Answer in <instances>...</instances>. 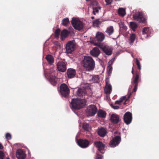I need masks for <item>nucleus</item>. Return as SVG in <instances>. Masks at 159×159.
<instances>
[{
    "instance_id": "f257e3e1",
    "label": "nucleus",
    "mask_w": 159,
    "mask_h": 159,
    "mask_svg": "<svg viewBox=\"0 0 159 159\" xmlns=\"http://www.w3.org/2000/svg\"><path fill=\"white\" fill-rule=\"evenodd\" d=\"M136 64L137 66L139 71L136 70L134 72V64H133V66L132 69L131 73L133 74V77L132 79L131 84L134 85V88L133 89V92H136L137 90L140 74V70L141 69L140 63L138 58L136 59Z\"/></svg>"
},
{
    "instance_id": "f03ea898",
    "label": "nucleus",
    "mask_w": 159,
    "mask_h": 159,
    "mask_svg": "<svg viewBox=\"0 0 159 159\" xmlns=\"http://www.w3.org/2000/svg\"><path fill=\"white\" fill-rule=\"evenodd\" d=\"M82 64L83 66L88 71L93 70L95 67V62L92 58L90 56H84Z\"/></svg>"
},
{
    "instance_id": "7ed1b4c3",
    "label": "nucleus",
    "mask_w": 159,
    "mask_h": 159,
    "mask_svg": "<svg viewBox=\"0 0 159 159\" xmlns=\"http://www.w3.org/2000/svg\"><path fill=\"white\" fill-rule=\"evenodd\" d=\"M86 104L85 100L80 98H72L70 103V107L72 109L78 110L83 107Z\"/></svg>"
},
{
    "instance_id": "20e7f679",
    "label": "nucleus",
    "mask_w": 159,
    "mask_h": 159,
    "mask_svg": "<svg viewBox=\"0 0 159 159\" xmlns=\"http://www.w3.org/2000/svg\"><path fill=\"white\" fill-rule=\"evenodd\" d=\"M60 93L62 97L66 98L68 97L70 90L67 85L64 83L61 84L60 87Z\"/></svg>"
},
{
    "instance_id": "39448f33",
    "label": "nucleus",
    "mask_w": 159,
    "mask_h": 159,
    "mask_svg": "<svg viewBox=\"0 0 159 159\" xmlns=\"http://www.w3.org/2000/svg\"><path fill=\"white\" fill-rule=\"evenodd\" d=\"M71 23L73 27L76 30L80 31L83 28V23L78 19L72 18Z\"/></svg>"
},
{
    "instance_id": "423d86ee",
    "label": "nucleus",
    "mask_w": 159,
    "mask_h": 159,
    "mask_svg": "<svg viewBox=\"0 0 159 159\" xmlns=\"http://www.w3.org/2000/svg\"><path fill=\"white\" fill-rule=\"evenodd\" d=\"M76 43L74 40L68 41L66 45V52L68 54L71 53L75 50Z\"/></svg>"
},
{
    "instance_id": "0eeeda50",
    "label": "nucleus",
    "mask_w": 159,
    "mask_h": 159,
    "mask_svg": "<svg viewBox=\"0 0 159 159\" xmlns=\"http://www.w3.org/2000/svg\"><path fill=\"white\" fill-rule=\"evenodd\" d=\"M115 134H117L119 135L115 137L110 142V146L111 147H115L118 145L121 141V136L120 135V133L116 131L115 132Z\"/></svg>"
},
{
    "instance_id": "6e6552de",
    "label": "nucleus",
    "mask_w": 159,
    "mask_h": 159,
    "mask_svg": "<svg viewBox=\"0 0 159 159\" xmlns=\"http://www.w3.org/2000/svg\"><path fill=\"white\" fill-rule=\"evenodd\" d=\"M133 18L134 20L138 21L139 23L146 24L147 23L146 19L143 17L142 12L138 11L133 15Z\"/></svg>"
},
{
    "instance_id": "1a4fd4ad",
    "label": "nucleus",
    "mask_w": 159,
    "mask_h": 159,
    "mask_svg": "<svg viewBox=\"0 0 159 159\" xmlns=\"http://www.w3.org/2000/svg\"><path fill=\"white\" fill-rule=\"evenodd\" d=\"M96 45L99 46L103 52L108 55H111L112 53V48L108 46H103L100 43H95Z\"/></svg>"
},
{
    "instance_id": "9d476101",
    "label": "nucleus",
    "mask_w": 159,
    "mask_h": 159,
    "mask_svg": "<svg viewBox=\"0 0 159 159\" xmlns=\"http://www.w3.org/2000/svg\"><path fill=\"white\" fill-rule=\"evenodd\" d=\"M94 144L101 153L103 154L104 153V144L100 141H96L94 142Z\"/></svg>"
},
{
    "instance_id": "9b49d317",
    "label": "nucleus",
    "mask_w": 159,
    "mask_h": 159,
    "mask_svg": "<svg viewBox=\"0 0 159 159\" xmlns=\"http://www.w3.org/2000/svg\"><path fill=\"white\" fill-rule=\"evenodd\" d=\"M87 110L89 116H92L96 114L98 109L95 105H91L88 107Z\"/></svg>"
},
{
    "instance_id": "f8f14e48",
    "label": "nucleus",
    "mask_w": 159,
    "mask_h": 159,
    "mask_svg": "<svg viewBox=\"0 0 159 159\" xmlns=\"http://www.w3.org/2000/svg\"><path fill=\"white\" fill-rule=\"evenodd\" d=\"M123 119L124 122L126 124H130L132 120V114L130 112H126L124 116Z\"/></svg>"
},
{
    "instance_id": "ddd939ff",
    "label": "nucleus",
    "mask_w": 159,
    "mask_h": 159,
    "mask_svg": "<svg viewBox=\"0 0 159 159\" xmlns=\"http://www.w3.org/2000/svg\"><path fill=\"white\" fill-rule=\"evenodd\" d=\"M57 68L60 71L64 72L66 69V62L63 61L58 62L57 64Z\"/></svg>"
},
{
    "instance_id": "4468645a",
    "label": "nucleus",
    "mask_w": 159,
    "mask_h": 159,
    "mask_svg": "<svg viewBox=\"0 0 159 159\" xmlns=\"http://www.w3.org/2000/svg\"><path fill=\"white\" fill-rule=\"evenodd\" d=\"M78 145L82 148H85L87 147L89 144V141L87 139H80L77 140Z\"/></svg>"
},
{
    "instance_id": "2eb2a0df",
    "label": "nucleus",
    "mask_w": 159,
    "mask_h": 159,
    "mask_svg": "<svg viewBox=\"0 0 159 159\" xmlns=\"http://www.w3.org/2000/svg\"><path fill=\"white\" fill-rule=\"evenodd\" d=\"M16 156L18 159H25L26 157V154L22 149H20L17 151Z\"/></svg>"
},
{
    "instance_id": "dca6fc26",
    "label": "nucleus",
    "mask_w": 159,
    "mask_h": 159,
    "mask_svg": "<svg viewBox=\"0 0 159 159\" xmlns=\"http://www.w3.org/2000/svg\"><path fill=\"white\" fill-rule=\"evenodd\" d=\"M110 120L112 123L117 124L120 120V118L118 115L116 114H113L111 116Z\"/></svg>"
},
{
    "instance_id": "f3484780",
    "label": "nucleus",
    "mask_w": 159,
    "mask_h": 159,
    "mask_svg": "<svg viewBox=\"0 0 159 159\" xmlns=\"http://www.w3.org/2000/svg\"><path fill=\"white\" fill-rule=\"evenodd\" d=\"M76 71L75 69L72 68L68 69L67 71V75L69 78H73L75 75Z\"/></svg>"
},
{
    "instance_id": "a211bd4d",
    "label": "nucleus",
    "mask_w": 159,
    "mask_h": 159,
    "mask_svg": "<svg viewBox=\"0 0 159 159\" xmlns=\"http://www.w3.org/2000/svg\"><path fill=\"white\" fill-rule=\"evenodd\" d=\"M131 94V93H130L129 95H128L127 97L123 96L121 98L120 100H117L115 102V104H120L124 100H125V102L124 103V104H126V102L128 101L129 99L130 98V96Z\"/></svg>"
},
{
    "instance_id": "6ab92c4d",
    "label": "nucleus",
    "mask_w": 159,
    "mask_h": 159,
    "mask_svg": "<svg viewBox=\"0 0 159 159\" xmlns=\"http://www.w3.org/2000/svg\"><path fill=\"white\" fill-rule=\"evenodd\" d=\"M100 53L99 49L97 47L94 48L92 50L90 51V54L93 57H98Z\"/></svg>"
},
{
    "instance_id": "aec40b11",
    "label": "nucleus",
    "mask_w": 159,
    "mask_h": 159,
    "mask_svg": "<svg viewBox=\"0 0 159 159\" xmlns=\"http://www.w3.org/2000/svg\"><path fill=\"white\" fill-rule=\"evenodd\" d=\"M86 93L87 92L85 89L83 88H78L76 92L77 95L80 97H83Z\"/></svg>"
},
{
    "instance_id": "412c9836",
    "label": "nucleus",
    "mask_w": 159,
    "mask_h": 159,
    "mask_svg": "<svg viewBox=\"0 0 159 159\" xmlns=\"http://www.w3.org/2000/svg\"><path fill=\"white\" fill-rule=\"evenodd\" d=\"M105 38V35L102 33L98 32L96 34L95 39L99 42L102 41Z\"/></svg>"
},
{
    "instance_id": "4be33fe9",
    "label": "nucleus",
    "mask_w": 159,
    "mask_h": 159,
    "mask_svg": "<svg viewBox=\"0 0 159 159\" xmlns=\"http://www.w3.org/2000/svg\"><path fill=\"white\" fill-rule=\"evenodd\" d=\"M58 79L55 76L52 75H51L49 76V81L51 84L53 86L56 85L57 83Z\"/></svg>"
},
{
    "instance_id": "5701e85b",
    "label": "nucleus",
    "mask_w": 159,
    "mask_h": 159,
    "mask_svg": "<svg viewBox=\"0 0 159 159\" xmlns=\"http://www.w3.org/2000/svg\"><path fill=\"white\" fill-rule=\"evenodd\" d=\"M106 87L104 89L105 93L107 94H109L112 91V87L111 85L107 82V80H106Z\"/></svg>"
},
{
    "instance_id": "b1692460",
    "label": "nucleus",
    "mask_w": 159,
    "mask_h": 159,
    "mask_svg": "<svg viewBox=\"0 0 159 159\" xmlns=\"http://www.w3.org/2000/svg\"><path fill=\"white\" fill-rule=\"evenodd\" d=\"M107 132L105 129L102 127L99 129L98 132V134L101 137H104L105 136Z\"/></svg>"
},
{
    "instance_id": "393cba45",
    "label": "nucleus",
    "mask_w": 159,
    "mask_h": 159,
    "mask_svg": "<svg viewBox=\"0 0 159 159\" xmlns=\"http://www.w3.org/2000/svg\"><path fill=\"white\" fill-rule=\"evenodd\" d=\"M69 33L70 32L67 30L65 29L61 31V38L63 39L66 38Z\"/></svg>"
},
{
    "instance_id": "a878e982",
    "label": "nucleus",
    "mask_w": 159,
    "mask_h": 159,
    "mask_svg": "<svg viewBox=\"0 0 159 159\" xmlns=\"http://www.w3.org/2000/svg\"><path fill=\"white\" fill-rule=\"evenodd\" d=\"M45 58L49 64L52 65L54 62V58L51 55H48L46 56Z\"/></svg>"
},
{
    "instance_id": "bb28decb",
    "label": "nucleus",
    "mask_w": 159,
    "mask_h": 159,
    "mask_svg": "<svg viewBox=\"0 0 159 159\" xmlns=\"http://www.w3.org/2000/svg\"><path fill=\"white\" fill-rule=\"evenodd\" d=\"M106 113L102 110H99L98 113L97 115L99 117L104 118L106 116Z\"/></svg>"
},
{
    "instance_id": "cd10ccee",
    "label": "nucleus",
    "mask_w": 159,
    "mask_h": 159,
    "mask_svg": "<svg viewBox=\"0 0 159 159\" xmlns=\"http://www.w3.org/2000/svg\"><path fill=\"white\" fill-rule=\"evenodd\" d=\"M118 12L119 15L122 17L124 16L126 14L125 10L122 8H119Z\"/></svg>"
},
{
    "instance_id": "c85d7f7f",
    "label": "nucleus",
    "mask_w": 159,
    "mask_h": 159,
    "mask_svg": "<svg viewBox=\"0 0 159 159\" xmlns=\"http://www.w3.org/2000/svg\"><path fill=\"white\" fill-rule=\"evenodd\" d=\"M130 27L134 31L136 30V29L138 27V25L135 22H130Z\"/></svg>"
},
{
    "instance_id": "c756f323",
    "label": "nucleus",
    "mask_w": 159,
    "mask_h": 159,
    "mask_svg": "<svg viewBox=\"0 0 159 159\" xmlns=\"http://www.w3.org/2000/svg\"><path fill=\"white\" fill-rule=\"evenodd\" d=\"M114 31L113 27L111 26L107 28L106 32L110 36L113 33Z\"/></svg>"
},
{
    "instance_id": "7c9ffc66",
    "label": "nucleus",
    "mask_w": 159,
    "mask_h": 159,
    "mask_svg": "<svg viewBox=\"0 0 159 159\" xmlns=\"http://www.w3.org/2000/svg\"><path fill=\"white\" fill-rule=\"evenodd\" d=\"M136 36L134 33H132L130 35L129 41L130 43H133L135 39Z\"/></svg>"
},
{
    "instance_id": "2f4dec72",
    "label": "nucleus",
    "mask_w": 159,
    "mask_h": 159,
    "mask_svg": "<svg viewBox=\"0 0 159 159\" xmlns=\"http://www.w3.org/2000/svg\"><path fill=\"white\" fill-rule=\"evenodd\" d=\"M102 21L99 20V19H97L94 20L93 22V25L94 26L98 27L99 25H100L102 23Z\"/></svg>"
},
{
    "instance_id": "473e14b6",
    "label": "nucleus",
    "mask_w": 159,
    "mask_h": 159,
    "mask_svg": "<svg viewBox=\"0 0 159 159\" xmlns=\"http://www.w3.org/2000/svg\"><path fill=\"white\" fill-rule=\"evenodd\" d=\"M93 13L94 15H95L96 13H98L99 12V10L101 9V7H94L93 6Z\"/></svg>"
},
{
    "instance_id": "72a5a7b5",
    "label": "nucleus",
    "mask_w": 159,
    "mask_h": 159,
    "mask_svg": "<svg viewBox=\"0 0 159 159\" xmlns=\"http://www.w3.org/2000/svg\"><path fill=\"white\" fill-rule=\"evenodd\" d=\"M82 128L84 130L86 131H89L90 129V127L89 124L86 123L83 124Z\"/></svg>"
},
{
    "instance_id": "f704fd0d",
    "label": "nucleus",
    "mask_w": 159,
    "mask_h": 159,
    "mask_svg": "<svg viewBox=\"0 0 159 159\" xmlns=\"http://www.w3.org/2000/svg\"><path fill=\"white\" fill-rule=\"evenodd\" d=\"M62 25L63 26H66L69 23V20L68 18H64L62 20Z\"/></svg>"
},
{
    "instance_id": "c9c22d12",
    "label": "nucleus",
    "mask_w": 159,
    "mask_h": 159,
    "mask_svg": "<svg viewBox=\"0 0 159 159\" xmlns=\"http://www.w3.org/2000/svg\"><path fill=\"white\" fill-rule=\"evenodd\" d=\"M149 30V28L147 27H145L143 28L142 30V33L143 35L146 34L147 37L148 36V32Z\"/></svg>"
},
{
    "instance_id": "e433bc0d",
    "label": "nucleus",
    "mask_w": 159,
    "mask_h": 159,
    "mask_svg": "<svg viewBox=\"0 0 159 159\" xmlns=\"http://www.w3.org/2000/svg\"><path fill=\"white\" fill-rule=\"evenodd\" d=\"M61 32V30L59 29H57L55 31L54 35L55 38H58Z\"/></svg>"
},
{
    "instance_id": "4c0bfd02",
    "label": "nucleus",
    "mask_w": 159,
    "mask_h": 159,
    "mask_svg": "<svg viewBox=\"0 0 159 159\" xmlns=\"http://www.w3.org/2000/svg\"><path fill=\"white\" fill-rule=\"evenodd\" d=\"M107 73L109 75H110L112 70V67L111 66H108L107 68Z\"/></svg>"
},
{
    "instance_id": "58836bf2",
    "label": "nucleus",
    "mask_w": 159,
    "mask_h": 159,
    "mask_svg": "<svg viewBox=\"0 0 159 159\" xmlns=\"http://www.w3.org/2000/svg\"><path fill=\"white\" fill-rule=\"evenodd\" d=\"M92 80L93 81L95 82H98L99 80L98 76L95 75L94 76H93L92 77Z\"/></svg>"
},
{
    "instance_id": "ea45409f",
    "label": "nucleus",
    "mask_w": 159,
    "mask_h": 159,
    "mask_svg": "<svg viewBox=\"0 0 159 159\" xmlns=\"http://www.w3.org/2000/svg\"><path fill=\"white\" fill-rule=\"evenodd\" d=\"M5 138L7 140H10L11 139V135L9 133H7L5 135Z\"/></svg>"
},
{
    "instance_id": "a19ab883",
    "label": "nucleus",
    "mask_w": 159,
    "mask_h": 159,
    "mask_svg": "<svg viewBox=\"0 0 159 159\" xmlns=\"http://www.w3.org/2000/svg\"><path fill=\"white\" fill-rule=\"evenodd\" d=\"M115 60V58H113L111 60H110L108 63V66H112V64L113 63L114 61Z\"/></svg>"
},
{
    "instance_id": "79ce46f5",
    "label": "nucleus",
    "mask_w": 159,
    "mask_h": 159,
    "mask_svg": "<svg viewBox=\"0 0 159 159\" xmlns=\"http://www.w3.org/2000/svg\"><path fill=\"white\" fill-rule=\"evenodd\" d=\"M4 155V153L0 151V159H3Z\"/></svg>"
},
{
    "instance_id": "37998d69",
    "label": "nucleus",
    "mask_w": 159,
    "mask_h": 159,
    "mask_svg": "<svg viewBox=\"0 0 159 159\" xmlns=\"http://www.w3.org/2000/svg\"><path fill=\"white\" fill-rule=\"evenodd\" d=\"M103 156L102 155L97 154L96 157V159H102Z\"/></svg>"
},
{
    "instance_id": "c03bdc74",
    "label": "nucleus",
    "mask_w": 159,
    "mask_h": 159,
    "mask_svg": "<svg viewBox=\"0 0 159 159\" xmlns=\"http://www.w3.org/2000/svg\"><path fill=\"white\" fill-rule=\"evenodd\" d=\"M105 1L107 3V5H110L112 2V0H105Z\"/></svg>"
},
{
    "instance_id": "a18cd8bd",
    "label": "nucleus",
    "mask_w": 159,
    "mask_h": 159,
    "mask_svg": "<svg viewBox=\"0 0 159 159\" xmlns=\"http://www.w3.org/2000/svg\"><path fill=\"white\" fill-rule=\"evenodd\" d=\"M111 106L114 109H117L119 108V107L118 106H114L112 104H111Z\"/></svg>"
},
{
    "instance_id": "49530a36",
    "label": "nucleus",
    "mask_w": 159,
    "mask_h": 159,
    "mask_svg": "<svg viewBox=\"0 0 159 159\" xmlns=\"http://www.w3.org/2000/svg\"><path fill=\"white\" fill-rule=\"evenodd\" d=\"M91 4L93 6L94 5H97L98 4V2L94 0L91 2Z\"/></svg>"
},
{
    "instance_id": "de8ad7c7",
    "label": "nucleus",
    "mask_w": 159,
    "mask_h": 159,
    "mask_svg": "<svg viewBox=\"0 0 159 159\" xmlns=\"http://www.w3.org/2000/svg\"><path fill=\"white\" fill-rule=\"evenodd\" d=\"M3 148V146H2V145L0 143V149H2Z\"/></svg>"
},
{
    "instance_id": "09e8293b",
    "label": "nucleus",
    "mask_w": 159,
    "mask_h": 159,
    "mask_svg": "<svg viewBox=\"0 0 159 159\" xmlns=\"http://www.w3.org/2000/svg\"><path fill=\"white\" fill-rule=\"evenodd\" d=\"M91 18L92 19H94V16H92V17H91Z\"/></svg>"
},
{
    "instance_id": "8fccbe9b",
    "label": "nucleus",
    "mask_w": 159,
    "mask_h": 159,
    "mask_svg": "<svg viewBox=\"0 0 159 159\" xmlns=\"http://www.w3.org/2000/svg\"><path fill=\"white\" fill-rule=\"evenodd\" d=\"M6 159H10L8 157H6Z\"/></svg>"
},
{
    "instance_id": "3c124183",
    "label": "nucleus",
    "mask_w": 159,
    "mask_h": 159,
    "mask_svg": "<svg viewBox=\"0 0 159 159\" xmlns=\"http://www.w3.org/2000/svg\"><path fill=\"white\" fill-rule=\"evenodd\" d=\"M131 56L133 57L134 58L133 55H132Z\"/></svg>"
},
{
    "instance_id": "603ef678",
    "label": "nucleus",
    "mask_w": 159,
    "mask_h": 159,
    "mask_svg": "<svg viewBox=\"0 0 159 159\" xmlns=\"http://www.w3.org/2000/svg\"><path fill=\"white\" fill-rule=\"evenodd\" d=\"M93 41H91V43H93Z\"/></svg>"
}]
</instances>
